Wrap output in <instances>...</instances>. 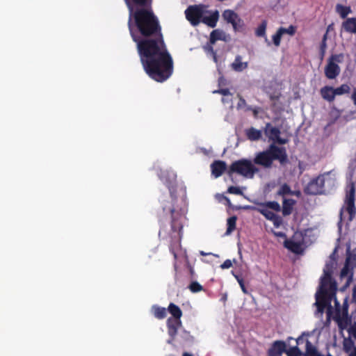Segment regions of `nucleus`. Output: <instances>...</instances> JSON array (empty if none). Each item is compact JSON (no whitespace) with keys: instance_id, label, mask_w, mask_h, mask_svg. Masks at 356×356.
Returning <instances> with one entry per match:
<instances>
[{"instance_id":"1","label":"nucleus","mask_w":356,"mask_h":356,"mask_svg":"<svg viewBox=\"0 0 356 356\" xmlns=\"http://www.w3.org/2000/svg\"><path fill=\"white\" fill-rule=\"evenodd\" d=\"M129 8V28L132 38L137 44L140 60L146 73L156 81L168 79L172 72V60L167 51L161 35L141 41L134 32V25L143 35H156L159 26L152 10L149 0H124Z\"/></svg>"},{"instance_id":"2","label":"nucleus","mask_w":356,"mask_h":356,"mask_svg":"<svg viewBox=\"0 0 356 356\" xmlns=\"http://www.w3.org/2000/svg\"><path fill=\"white\" fill-rule=\"evenodd\" d=\"M335 268L336 262L331 260L326 264L323 269L319 289L316 293L315 305L316 310L315 311V315L318 317H321L325 309H327V316H330L332 312L331 305L332 300L334 302L335 312H339L340 311V304L335 297L337 286L336 282L332 277V274Z\"/></svg>"},{"instance_id":"3","label":"nucleus","mask_w":356,"mask_h":356,"mask_svg":"<svg viewBox=\"0 0 356 356\" xmlns=\"http://www.w3.org/2000/svg\"><path fill=\"white\" fill-rule=\"evenodd\" d=\"M186 19L193 26L203 22L210 27H215L219 18L218 10H209L204 5L189 6L185 11Z\"/></svg>"},{"instance_id":"4","label":"nucleus","mask_w":356,"mask_h":356,"mask_svg":"<svg viewBox=\"0 0 356 356\" xmlns=\"http://www.w3.org/2000/svg\"><path fill=\"white\" fill-rule=\"evenodd\" d=\"M286 159L287 156L285 149L272 144L267 150L257 154L254 158V163L265 168H270L273 160H278L281 163H283Z\"/></svg>"},{"instance_id":"5","label":"nucleus","mask_w":356,"mask_h":356,"mask_svg":"<svg viewBox=\"0 0 356 356\" xmlns=\"http://www.w3.org/2000/svg\"><path fill=\"white\" fill-rule=\"evenodd\" d=\"M335 179L330 173H326L312 179L306 186L305 191L308 194H321L325 187L332 188L334 186Z\"/></svg>"},{"instance_id":"6","label":"nucleus","mask_w":356,"mask_h":356,"mask_svg":"<svg viewBox=\"0 0 356 356\" xmlns=\"http://www.w3.org/2000/svg\"><path fill=\"white\" fill-rule=\"evenodd\" d=\"M355 188L353 184H350L346 188L344 204L341 209V220L351 221L355 214Z\"/></svg>"},{"instance_id":"7","label":"nucleus","mask_w":356,"mask_h":356,"mask_svg":"<svg viewBox=\"0 0 356 356\" xmlns=\"http://www.w3.org/2000/svg\"><path fill=\"white\" fill-rule=\"evenodd\" d=\"M230 172H236L246 178L251 179L258 172V169L250 161L241 159L232 164Z\"/></svg>"},{"instance_id":"8","label":"nucleus","mask_w":356,"mask_h":356,"mask_svg":"<svg viewBox=\"0 0 356 356\" xmlns=\"http://www.w3.org/2000/svg\"><path fill=\"white\" fill-rule=\"evenodd\" d=\"M343 61V54H333L330 56L325 66L324 72L325 76L329 79H336L341 72L339 64Z\"/></svg>"},{"instance_id":"9","label":"nucleus","mask_w":356,"mask_h":356,"mask_svg":"<svg viewBox=\"0 0 356 356\" xmlns=\"http://www.w3.org/2000/svg\"><path fill=\"white\" fill-rule=\"evenodd\" d=\"M306 240L302 231L296 232L291 239L284 241V246L296 254H300L307 246Z\"/></svg>"},{"instance_id":"10","label":"nucleus","mask_w":356,"mask_h":356,"mask_svg":"<svg viewBox=\"0 0 356 356\" xmlns=\"http://www.w3.org/2000/svg\"><path fill=\"white\" fill-rule=\"evenodd\" d=\"M222 18L227 23L231 24L235 31H241L244 26L243 20L232 10H225L222 15Z\"/></svg>"},{"instance_id":"11","label":"nucleus","mask_w":356,"mask_h":356,"mask_svg":"<svg viewBox=\"0 0 356 356\" xmlns=\"http://www.w3.org/2000/svg\"><path fill=\"white\" fill-rule=\"evenodd\" d=\"M264 215L268 220L273 218L275 214L273 211H278L280 209V204L276 202H269L266 204H261L258 207L252 208Z\"/></svg>"},{"instance_id":"12","label":"nucleus","mask_w":356,"mask_h":356,"mask_svg":"<svg viewBox=\"0 0 356 356\" xmlns=\"http://www.w3.org/2000/svg\"><path fill=\"white\" fill-rule=\"evenodd\" d=\"M264 133L270 141L277 143L279 144H284L286 143L285 139H282L280 137V130L270 124H266Z\"/></svg>"},{"instance_id":"13","label":"nucleus","mask_w":356,"mask_h":356,"mask_svg":"<svg viewBox=\"0 0 356 356\" xmlns=\"http://www.w3.org/2000/svg\"><path fill=\"white\" fill-rule=\"evenodd\" d=\"M286 352V344L283 341H277L274 342L268 350L269 356H280L282 353Z\"/></svg>"},{"instance_id":"14","label":"nucleus","mask_w":356,"mask_h":356,"mask_svg":"<svg viewBox=\"0 0 356 356\" xmlns=\"http://www.w3.org/2000/svg\"><path fill=\"white\" fill-rule=\"evenodd\" d=\"M343 350L348 354V356H356V346L350 338H344Z\"/></svg>"},{"instance_id":"15","label":"nucleus","mask_w":356,"mask_h":356,"mask_svg":"<svg viewBox=\"0 0 356 356\" xmlns=\"http://www.w3.org/2000/svg\"><path fill=\"white\" fill-rule=\"evenodd\" d=\"M231 67L233 70L240 72L248 68V63L243 61L241 56H237L231 64Z\"/></svg>"},{"instance_id":"16","label":"nucleus","mask_w":356,"mask_h":356,"mask_svg":"<svg viewBox=\"0 0 356 356\" xmlns=\"http://www.w3.org/2000/svg\"><path fill=\"white\" fill-rule=\"evenodd\" d=\"M320 93L321 97L327 102H333L335 98L334 88L331 86H324L321 90Z\"/></svg>"},{"instance_id":"17","label":"nucleus","mask_w":356,"mask_h":356,"mask_svg":"<svg viewBox=\"0 0 356 356\" xmlns=\"http://www.w3.org/2000/svg\"><path fill=\"white\" fill-rule=\"evenodd\" d=\"M229 36L223 31L216 29L211 33L210 42L214 44L217 40L227 41Z\"/></svg>"},{"instance_id":"18","label":"nucleus","mask_w":356,"mask_h":356,"mask_svg":"<svg viewBox=\"0 0 356 356\" xmlns=\"http://www.w3.org/2000/svg\"><path fill=\"white\" fill-rule=\"evenodd\" d=\"M212 175L215 177H220L226 169V164L223 161H216L211 165Z\"/></svg>"},{"instance_id":"19","label":"nucleus","mask_w":356,"mask_h":356,"mask_svg":"<svg viewBox=\"0 0 356 356\" xmlns=\"http://www.w3.org/2000/svg\"><path fill=\"white\" fill-rule=\"evenodd\" d=\"M351 266L346 262L345 266L341 272V279L345 280V286H348L353 280V273L350 269Z\"/></svg>"},{"instance_id":"20","label":"nucleus","mask_w":356,"mask_h":356,"mask_svg":"<svg viewBox=\"0 0 356 356\" xmlns=\"http://www.w3.org/2000/svg\"><path fill=\"white\" fill-rule=\"evenodd\" d=\"M302 232H303L304 238L307 241L306 242L307 245L313 243L317 237L316 231L314 229H307Z\"/></svg>"},{"instance_id":"21","label":"nucleus","mask_w":356,"mask_h":356,"mask_svg":"<svg viewBox=\"0 0 356 356\" xmlns=\"http://www.w3.org/2000/svg\"><path fill=\"white\" fill-rule=\"evenodd\" d=\"M180 321L177 319L169 318L168 321V333L170 336L173 337L176 334L177 330L179 327Z\"/></svg>"},{"instance_id":"22","label":"nucleus","mask_w":356,"mask_h":356,"mask_svg":"<svg viewBox=\"0 0 356 356\" xmlns=\"http://www.w3.org/2000/svg\"><path fill=\"white\" fill-rule=\"evenodd\" d=\"M344 29L350 33H356V18H348L343 23Z\"/></svg>"},{"instance_id":"23","label":"nucleus","mask_w":356,"mask_h":356,"mask_svg":"<svg viewBox=\"0 0 356 356\" xmlns=\"http://www.w3.org/2000/svg\"><path fill=\"white\" fill-rule=\"evenodd\" d=\"M267 23L266 21L261 22V24L256 29L255 33L259 37H265V41L268 45L270 44V42L266 36Z\"/></svg>"},{"instance_id":"24","label":"nucleus","mask_w":356,"mask_h":356,"mask_svg":"<svg viewBox=\"0 0 356 356\" xmlns=\"http://www.w3.org/2000/svg\"><path fill=\"white\" fill-rule=\"evenodd\" d=\"M213 93H220L223 97L222 102L223 104L231 103L232 102V95L227 89H220L218 90H214Z\"/></svg>"},{"instance_id":"25","label":"nucleus","mask_w":356,"mask_h":356,"mask_svg":"<svg viewBox=\"0 0 356 356\" xmlns=\"http://www.w3.org/2000/svg\"><path fill=\"white\" fill-rule=\"evenodd\" d=\"M248 138L251 140H257L261 136V132L254 128H250L246 131Z\"/></svg>"},{"instance_id":"26","label":"nucleus","mask_w":356,"mask_h":356,"mask_svg":"<svg viewBox=\"0 0 356 356\" xmlns=\"http://www.w3.org/2000/svg\"><path fill=\"white\" fill-rule=\"evenodd\" d=\"M161 178L167 184H171L176 179V174L173 171L163 172L161 175Z\"/></svg>"},{"instance_id":"27","label":"nucleus","mask_w":356,"mask_h":356,"mask_svg":"<svg viewBox=\"0 0 356 356\" xmlns=\"http://www.w3.org/2000/svg\"><path fill=\"white\" fill-rule=\"evenodd\" d=\"M168 310L170 313L174 316V319H177L179 321L180 317L181 316L182 312L181 309L176 306L175 305L171 303L168 307Z\"/></svg>"},{"instance_id":"28","label":"nucleus","mask_w":356,"mask_h":356,"mask_svg":"<svg viewBox=\"0 0 356 356\" xmlns=\"http://www.w3.org/2000/svg\"><path fill=\"white\" fill-rule=\"evenodd\" d=\"M346 263L350 265L351 268L356 266V249L353 250L352 252L348 250Z\"/></svg>"},{"instance_id":"29","label":"nucleus","mask_w":356,"mask_h":356,"mask_svg":"<svg viewBox=\"0 0 356 356\" xmlns=\"http://www.w3.org/2000/svg\"><path fill=\"white\" fill-rule=\"evenodd\" d=\"M350 88L347 84H342L338 88H334L335 96L347 94L350 92Z\"/></svg>"},{"instance_id":"30","label":"nucleus","mask_w":356,"mask_h":356,"mask_svg":"<svg viewBox=\"0 0 356 356\" xmlns=\"http://www.w3.org/2000/svg\"><path fill=\"white\" fill-rule=\"evenodd\" d=\"M236 217L232 216L227 219V229L226 231V234L229 235L230 234L232 231L235 229L236 227Z\"/></svg>"},{"instance_id":"31","label":"nucleus","mask_w":356,"mask_h":356,"mask_svg":"<svg viewBox=\"0 0 356 356\" xmlns=\"http://www.w3.org/2000/svg\"><path fill=\"white\" fill-rule=\"evenodd\" d=\"M293 201L292 200H284L283 202V214L289 215L292 209Z\"/></svg>"},{"instance_id":"32","label":"nucleus","mask_w":356,"mask_h":356,"mask_svg":"<svg viewBox=\"0 0 356 356\" xmlns=\"http://www.w3.org/2000/svg\"><path fill=\"white\" fill-rule=\"evenodd\" d=\"M336 10L342 18H345L350 13V8L341 5H337Z\"/></svg>"},{"instance_id":"33","label":"nucleus","mask_w":356,"mask_h":356,"mask_svg":"<svg viewBox=\"0 0 356 356\" xmlns=\"http://www.w3.org/2000/svg\"><path fill=\"white\" fill-rule=\"evenodd\" d=\"M152 310L154 316L158 318H163L165 316L166 310L163 307H153Z\"/></svg>"},{"instance_id":"34","label":"nucleus","mask_w":356,"mask_h":356,"mask_svg":"<svg viewBox=\"0 0 356 356\" xmlns=\"http://www.w3.org/2000/svg\"><path fill=\"white\" fill-rule=\"evenodd\" d=\"M340 327L341 329H346L350 335L356 338V323L348 326H342V324L340 323Z\"/></svg>"},{"instance_id":"35","label":"nucleus","mask_w":356,"mask_h":356,"mask_svg":"<svg viewBox=\"0 0 356 356\" xmlns=\"http://www.w3.org/2000/svg\"><path fill=\"white\" fill-rule=\"evenodd\" d=\"M286 353L288 356H303V354L296 346L286 350Z\"/></svg>"},{"instance_id":"36","label":"nucleus","mask_w":356,"mask_h":356,"mask_svg":"<svg viewBox=\"0 0 356 356\" xmlns=\"http://www.w3.org/2000/svg\"><path fill=\"white\" fill-rule=\"evenodd\" d=\"M284 34L283 30H278L277 33L273 35V41L275 46L278 47L280 44L281 38Z\"/></svg>"},{"instance_id":"37","label":"nucleus","mask_w":356,"mask_h":356,"mask_svg":"<svg viewBox=\"0 0 356 356\" xmlns=\"http://www.w3.org/2000/svg\"><path fill=\"white\" fill-rule=\"evenodd\" d=\"M189 289L193 293H197L202 290V286L197 282H193L189 285Z\"/></svg>"},{"instance_id":"38","label":"nucleus","mask_w":356,"mask_h":356,"mask_svg":"<svg viewBox=\"0 0 356 356\" xmlns=\"http://www.w3.org/2000/svg\"><path fill=\"white\" fill-rule=\"evenodd\" d=\"M204 51L207 52V55L211 56L214 60V62L217 63V58L216 54L213 50V47L211 45H207L204 47Z\"/></svg>"},{"instance_id":"39","label":"nucleus","mask_w":356,"mask_h":356,"mask_svg":"<svg viewBox=\"0 0 356 356\" xmlns=\"http://www.w3.org/2000/svg\"><path fill=\"white\" fill-rule=\"evenodd\" d=\"M270 220H271L274 225V226L276 227V228H279L282 224V218L275 215L273 218H271Z\"/></svg>"},{"instance_id":"40","label":"nucleus","mask_w":356,"mask_h":356,"mask_svg":"<svg viewBox=\"0 0 356 356\" xmlns=\"http://www.w3.org/2000/svg\"><path fill=\"white\" fill-rule=\"evenodd\" d=\"M228 192L232 194L242 195L243 192L240 188L236 186H230L228 188Z\"/></svg>"},{"instance_id":"41","label":"nucleus","mask_w":356,"mask_h":356,"mask_svg":"<svg viewBox=\"0 0 356 356\" xmlns=\"http://www.w3.org/2000/svg\"><path fill=\"white\" fill-rule=\"evenodd\" d=\"M233 275L235 277V278L236 279L237 282H238L243 292L245 294L248 293V291L244 285L243 280L241 278H240L238 275H234V273H233Z\"/></svg>"},{"instance_id":"42","label":"nucleus","mask_w":356,"mask_h":356,"mask_svg":"<svg viewBox=\"0 0 356 356\" xmlns=\"http://www.w3.org/2000/svg\"><path fill=\"white\" fill-rule=\"evenodd\" d=\"M290 191V188L287 185L284 184L280 187L278 193L280 195H286L289 194Z\"/></svg>"},{"instance_id":"43","label":"nucleus","mask_w":356,"mask_h":356,"mask_svg":"<svg viewBox=\"0 0 356 356\" xmlns=\"http://www.w3.org/2000/svg\"><path fill=\"white\" fill-rule=\"evenodd\" d=\"M232 265H233L232 261L230 259H227L220 265V268L222 269H227V268H231L232 266Z\"/></svg>"},{"instance_id":"44","label":"nucleus","mask_w":356,"mask_h":356,"mask_svg":"<svg viewBox=\"0 0 356 356\" xmlns=\"http://www.w3.org/2000/svg\"><path fill=\"white\" fill-rule=\"evenodd\" d=\"M280 30H283L284 31V33H287L289 35H293L295 33V31H296V29L293 26H289V28L287 29H285V28H280Z\"/></svg>"},{"instance_id":"45","label":"nucleus","mask_w":356,"mask_h":356,"mask_svg":"<svg viewBox=\"0 0 356 356\" xmlns=\"http://www.w3.org/2000/svg\"><path fill=\"white\" fill-rule=\"evenodd\" d=\"M216 199H218L219 201H221L222 200H225L227 202V203H228V204H230V201H229V200L227 197H225L224 195H222L217 194V195H216Z\"/></svg>"},{"instance_id":"46","label":"nucleus","mask_w":356,"mask_h":356,"mask_svg":"<svg viewBox=\"0 0 356 356\" xmlns=\"http://www.w3.org/2000/svg\"><path fill=\"white\" fill-rule=\"evenodd\" d=\"M245 105V101L243 98L240 97L239 102L238 103V107L243 108Z\"/></svg>"},{"instance_id":"47","label":"nucleus","mask_w":356,"mask_h":356,"mask_svg":"<svg viewBox=\"0 0 356 356\" xmlns=\"http://www.w3.org/2000/svg\"><path fill=\"white\" fill-rule=\"evenodd\" d=\"M351 99L354 102V104L356 106V88L353 90V94L351 95Z\"/></svg>"},{"instance_id":"48","label":"nucleus","mask_w":356,"mask_h":356,"mask_svg":"<svg viewBox=\"0 0 356 356\" xmlns=\"http://www.w3.org/2000/svg\"><path fill=\"white\" fill-rule=\"evenodd\" d=\"M274 234H275V235L276 236L283 237V238H284V237H285L284 234V233H282V232H274Z\"/></svg>"},{"instance_id":"49","label":"nucleus","mask_w":356,"mask_h":356,"mask_svg":"<svg viewBox=\"0 0 356 356\" xmlns=\"http://www.w3.org/2000/svg\"><path fill=\"white\" fill-rule=\"evenodd\" d=\"M325 40V37L324 38V40ZM322 55L323 56V54H324V51H325V41L323 42V45H322Z\"/></svg>"},{"instance_id":"50","label":"nucleus","mask_w":356,"mask_h":356,"mask_svg":"<svg viewBox=\"0 0 356 356\" xmlns=\"http://www.w3.org/2000/svg\"><path fill=\"white\" fill-rule=\"evenodd\" d=\"M200 254H201L202 255H203V256L211 254V253H206V252H203V251H201V252H200Z\"/></svg>"},{"instance_id":"51","label":"nucleus","mask_w":356,"mask_h":356,"mask_svg":"<svg viewBox=\"0 0 356 356\" xmlns=\"http://www.w3.org/2000/svg\"><path fill=\"white\" fill-rule=\"evenodd\" d=\"M184 356H192L191 355L188 354V353H184Z\"/></svg>"}]
</instances>
